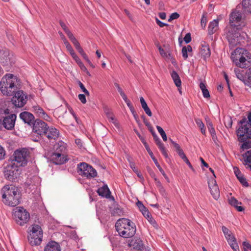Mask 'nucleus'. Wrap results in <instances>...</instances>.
<instances>
[{"label":"nucleus","mask_w":251,"mask_h":251,"mask_svg":"<svg viewBox=\"0 0 251 251\" xmlns=\"http://www.w3.org/2000/svg\"><path fill=\"white\" fill-rule=\"evenodd\" d=\"M209 189L210 190L211 194L213 196V198L215 200H217L220 197V192L218 185L210 187Z\"/></svg>","instance_id":"cd10ccee"},{"label":"nucleus","mask_w":251,"mask_h":251,"mask_svg":"<svg viewBox=\"0 0 251 251\" xmlns=\"http://www.w3.org/2000/svg\"><path fill=\"white\" fill-rule=\"evenodd\" d=\"M171 76L176 86H177L178 88L180 87L181 85V81L177 73L175 71H173L171 73Z\"/></svg>","instance_id":"c85d7f7f"},{"label":"nucleus","mask_w":251,"mask_h":251,"mask_svg":"<svg viewBox=\"0 0 251 251\" xmlns=\"http://www.w3.org/2000/svg\"><path fill=\"white\" fill-rule=\"evenodd\" d=\"M239 33L232 29L227 32L226 38L231 47H234L239 43Z\"/></svg>","instance_id":"2eb2a0df"},{"label":"nucleus","mask_w":251,"mask_h":251,"mask_svg":"<svg viewBox=\"0 0 251 251\" xmlns=\"http://www.w3.org/2000/svg\"><path fill=\"white\" fill-rule=\"evenodd\" d=\"M170 140V141L171 142V143L174 146V148L176 149V151H178L179 150H180L181 149L180 148V146L178 144H177L174 141H173L171 139Z\"/></svg>","instance_id":"13d9d810"},{"label":"nucleus","mask_w":251,"mask_h":251,"mask_svg":"<svg viewBox=\"0 0 251 251\" xmlns=\"http://www.w3.org/2000/svg\"><path fill=\"white\" fill-rule=\"evenodd\" d=\"M158 50H159L160 54L163 56L168 57V56H170V53H168L166 52L160 46L158 48Z\"/></svg>","instance_id":"a18cd8bd"},{"label":"nucleus","mask_w":251,"mask_h":251,"mask_svg":"<svg viewBox=\"0 0 251 251\" xmlns=\"http://www.w3.org/2000/svg\"><path fill=\"white\" fill-rule=\"evenodd\" d=\"M21 171L17 165L11 162L5 168L4 176L9 180L13 181L20 174Z\"/></svg>","instance_id":"9d476101"},{"label":"nucleus","mask_w":251,"mask_h":251,"mask_svg":"<svg viewBox=\"0 0 251 251\" xmlns=\"http://www.w3.org/2000/svg\"><path fill=\"white\" fill-rule=\"evenodd\" d=\"M140 102H141L142 108L143 109L145 107L146 108V107L148 106V105H147L146 101L144 99L143 97H140Z\"/></svg>","instance_id":"052dcab7"},{"label":"nucleus","mask_w":251,"mask_h":251,"mask_svg":"<svg viewBox=\"0 0 251 251\" xmlns=\"http://www.w3.org/2000/svg\"><path fill=\"white\" fill-rule=\"evenodd\" d=\"M177 153L178 154L179 156L182 159H184L185 157H186V156L185 155V153H184L183 150L181 149L178 151H176Z\"/></svg>","instance_id":"680f3d73"},{"label":"nucleus","mask_w":251,"mask_h":251,"mask_svg":"<svg viewBox=\"0 0 251 251\" xmlns=\"http://www.w3.org/2000/svg\"><path fill=\"white\" fill-rule=\"evenodd\" d=\"M238 141L242 142L241 148L246 150L251 148V125L250 124L240 126L237 131Z\"/></svg>","instance_id":"20e7f679"},{"label":"nucleus","mask_w":251,"mask_h":251,"mask_svg":"<svg viewBox=\"0 0 251 251\" xmlns=\"http://www.w3.org/2000/svg\"><path fill=\"white\" fill-rule=\"evenodd\" d=\"M48 126L45 122L40 120H36L33 124V131L37 134L43 136L45 134L46 130H47Z\"/></svg>","instance_id":"ddd939ff"},{"label":"nucleus","mask_w":251,"mask_h":251,"mask_svg":"<svg viewBox=\"0 0 251 251\" xmlns=\"http://www.w3.org/2000/svg\"><path fill=\"white\" fill-rule=\"evenodd\" d=\"M13 216L16 223L20 225L23 226L26 224L29 219V213L23 207H16L13 210Z\"/></svg>","instance_id":"0eeeda50"},{"label":"nucleus","mask_w":251,"mask_h":251,"mask_svg":"<svg viewBox=\"0 0 251 251\" xmlns=\"http://www.w3.org/2000/svg\"><path fill=\"white\" fill-rule=\"evenodd\" d=\"M182 54L183 58L186 59L188 58V51L186 50V47L184 46L182 49Z\"/></svg>","instance_id":"de8ad7c7"},{"label":"nucleus","mask_w":251,"mask_h":251,"mask_svg":"<svg viewBox=\"0 0 251 251\" xmlns=\"http://www.w3.org/2000/svg\"><path fill=\"white\" fill-rule=\"evenodd\" d=\"M200 53L204 60L209 58L211 55L209 45L205 41H202L201 43Z\"/></svg>","instance_id":"f3484780"},{"label":"nucleus","mask_w":251,"mask_h":251,"mask_svg":"<svg viewBox=\"0 0 251 251\" xmlns=\"http://www.w3.org/2000/svg\"><path fill=\"white\" fill-rule=\"evenodd\" d=\"M153 139L158 148L160 149L162 154L165 156V157L167 158L168 155L167 151L164 147V144L161 142L160 139L158 136L157 135L154 136Z\"/></svg>","instance_id":"5701e85b"},{"label":"nucleus","mask_w":251,"mask_h":251,"mask_svg":"<svg viewBox=\"0 0 251 251\" xmlns=\"http://www.w3.org/2000/svg\"><path fill=\"white\" fill-rule=\"evenodd\" d=\"M142 214L147 219H150L151 220V216L148 209L145 210L142 212Z\"/></svg>","instance_id":"4d7b16f0"},{"label":"nucleus","mask_w":251,"mask_h":251,"mask_svg":"<svg viewBox=\"0 0 251 251\" xmlns=\"http://www.w3.org/2000/svg\"><path fill=\"white\" fill-rule=\"evenodd\" d=\"M243 248L244 251H251V245L247 242H244L243 243Z\"/></svg>","instance_id":"a19ab883"},{"label":"nucleus","mask_w":251,"mask_h":251,"mask_svg":"<svg viewBox=\"0 0 251 251\" xmlns=\"http://www.w3.org/2000/svg\"><path fill=\"white\" fill-rule=\"evenodd\" d=\"M195 122L197 126L199 127L202 134L204 135L206 133V129L204 124L201 119L197 118L195 119Z\"/></svg>","instance_id":"2f4dec72"},{"label":"nucleus","mask_w":251,"mask_h":251,"mask_svg":"<svg viewBox=\"0 0 251 251\" xmlns=\"http://www.w3.org/2000/svg\"><path fill=\"white\" fill-rule=\"evenodd\" d=\"M78 99L83 104H85L86 102V100L85 95L84 94H79L78 96Z\"/></svg>","instance_id":"864d4df0"},{"label":"nucleus","mask_w":251,"mask_h":251,"mask_svg":"<svg viewBox=\"0 0 251 251\" xmlns=\"http://www.w3.org/2000/svg\"><path fill=\"white\" fill-rule=\"evenodd\" d=\"M200 88L201 89L203 96L205 98H208L210 97V94L208 90L206 88L205 84L203 82H201L200 84Z\"/></svg>","instance_id":"7c9ffc66"},{"label":"nucleus","mask_w":251,"mask_h":251,"mask_svg":"<svg viewBox=\"0 0 251 251\" xmlns=\"http://www.w3.org/2000/svg\"><path fill=\"white\" fill-rule=\"evenodd\" d=\"M183 161L189 166V168L193 171H195V169L193 168L192 165H191V163L189 161L188 159L186 157H185L184 159H183Z\"/></svg>","instance_id":"e2e57ef3"},{"label":"nucleus","mask_w":251,"mask_h":251,"mask_svg":"<svg viewBox=\"0 0 251 251\" xmlns=\"http://www.w3.org/2000/svg\"><path fill=\"white\" fill-rule=\"evenodd\" d=\"M66 34L67 35L68 38L70 39L72 42L76 40V39L73 33L70 30L67 31Z\"/></svg>","instance_id":"09e8293b"},{"label":"nucleus","mask_w":251,"mask_h":251,"mask_svg":"<svg viewBox=\"0 0 251 251\" xmlns=\"http://www.w3.org/2000/svg\"><path fill=\"white\" fill-rule=\"evenodd\" d=\"M115 227L119 234L124 238L133 237L136 231L134 223L126 218L118 220L116 223Z\"/></svg>","instance_id":"7ed1b4c3"},{"label":"nucleus","mask_w":251,"mask_h":251,"mask_svg":"<svg viewBox=\"0 0 251 251\" xmlns=\"http://www.w3.org/2000/svg\"><path fill=\"white\" fill-rule=\"evenodd\" d=\"M218 29V21L214 20L211 22L208 25V34L212 35Z\"/></svg>","instance_id":"393cba45"},{"label":"nucleus","mask_w":251,"mask_h":251,"mask_svg":"<svg viewBox=\"0 0 251 251\" xmlns=\"http://www.w3.org/2000/svg\"><path fill=\"white\" fill-rule=\"evenodd\" d=\"M33 111L40 118H43L47 121H50L51 118L44 111L42 108L38 105H35L32 107Z\"/></svg>","instance_id":"6ab92c4d"},{"label":"nucleus","mask_w":251,"mask_h":251,"mask_svg":"<svg viewBox=\"0 0 251 251\" xmlns=\"http://www.w3.org/2000/svg\"><path fill=\"white\" fill-rule=\"evenodd\" d=\"M234 73L236 75V77L240 80L243 82H245L246 79L244 76V73L243 71H242L239 68H236L234 69Z\"/></svg>","instance_id":"c756f323"},{"label":"nucleus","mask_w":251,"mask_h":251,"mask_svg":"<svg viewBox=\"0 0 251 251\" xmlns=\"http://www.w3.org/2000/svg\"><path fill=\"white\" fill-rule=\"evenodd\" d=\"M242 17V13L239 11H235L231 13L229 18L231 26L234 27L237 26L238 25L237 24L241 21Z\"/></svg>","instance_id":"a211bd4d"},{"label":"nucleus","mask_w":251,"mask_h":251,"mask_svg":"<svg viewBox=\"0 0 251 251\" xmlns=\"http://www.w3.org/2000/svg\"><path fill=\"white\" fill-rule=\"evenodd\" d=\"M145 148H146L147 151H148L149 154L151 156V158L153 160V161L155 163V164H156V163H157V159L155 158V157L153 155V154L152 152L150 150L149 145L146 146L145 147Z\"/></svg>","instance_id":"4c0bfd02"},{"label":"nucleus","mask_w":251,"mask_h":251,"mask_svg":"<svg viewBox=\"0 0 251 251\" xmlns=\"http://www.w3.org/2000/svg\"><path fill=\"white\" fill-rule=\"evenodd\" d=\"M244 164L248 167H251V150L243 155Z\"/></svg>","instance_id":"a878e982"},{"label":"nucleus","mask_w":251,"mask_h":251,"mask_svg":"<svg viewBox=\"0 0 251 251\" xmlns=\"http://www.w3.org/2000/svg\"><path fill=\"white\" fill-rule=\"evenodd\" d=\"M43 236V231L41 226L37 224H33L28 235V240L30 245H39L42 242Z\"/></svg>","instance_id":"39448f33"},{"label":"nucleus","mask_w":251,"mask_h":251,"mask_svg":"<svg viewBox=\"0 0 251 251\" xmlns=\"http://www.w3.org/2000/svg\"><path fill=\"white\" fill-rule=\"evenodd\" d=\"M130 247L135 249V251H142L144 249L143 241L140 238H134L128 244Z\"/></svg>","instance_id":"aec40b11"},{"label":"nucleus","mask_w":251,"mask_h":251,"mask_svg":"<svg viewBox=\"0 0 251 251\" xmlns=\"http://www.w3.org/2000/svg\"><path fill=\"white\" fill-rule=\"evenodd\" d=\"M16 115L14 114L8 115L4 117L2 124L3 127L7 130H12L14 128Z\"/></svg>","instance_id":"4468645a"},{"label":"nucleus","mask_w":251,"mask_h":251,"mask_svg":"<svg viewBox=\"0 0 251 251\" xmlns=\"http://www.w3.org/2000/svg\"><path fill=\"white\" fill-rule=\"evenodd\" d=\"M249 55V53L247 50L241 48L236 49L234 51V54L233 53L231 55V59L237 66L243 68L246 67V61L250 62V60H248V59H250Z\"/></svg>","instance_id":"423d86ee"},{"label":"nucleus","mask_w":251,"mask_h":251,"mask_svg":"<svg viewBox=\"0 0 251 251\" xmlns=\"http://www.w3.org/2000/svg\"><path fill=\"white\" fill-rule=\"evenodd\" d=\"M234 174L236 175V176H237V177H238L239 176H240L243 175L241 173L240 171L237 168H234Z\"/></svg>","instance_id":"338daca9"},{"label":"nucleus","mask_w":251,"mask_h":251,"mask_svg":"<svg viewBox=\"0 0 251 251\" xmlns=\"http://www.w3.org/2000/svg\"><path fill=\"white\" fill-rule=\"evenodd\" d=\"M222 230L224 233L225 237L228 235V234L230 235L232 233V232L225 226H222Z\"/></svg>","instance_id":"603ef678"},{"label":"nucleus","mask_w":251,"mask_h":251,"mask_svg":"<svg viewBox=\"0 0 251 251\" xmlns=\"http://www.w3.org/2000/svg\"><path fill=\"white\" fill-rule=\"evenodd\" d=\"M66 34L67 35L68 38L70 39L72 42L76 40V39L73 33L70 30L67 31Z\"/></svg>","instance_id":"8fccbe9b"},{"label":"nucleus","mask_w":251,"mask_h":251,"mask_svg":"<svg viewBox=\"0 0 251 251\" xmlns=\"http://www.w3.org/2000/svg\"><path fill=\"white\" fill-rule=\"evenodd\" d=\"M81 55L83 57V58L87 62V63L89 64V65L91 67H92L93 68H95V66H94L93 64L92 63V62L89 60L87 54L85 53V52L84 53H83L81 54Z\"/></svg>","instance_id":"c03bdc74"},{"label":"nucleus","mask_w":251,"mask_h":251,"mask_svg":"<svg viewBox=\"0 0 251 251\" xmlns=\"http://www.w3.org/2000/svg\"><path fill=\"white\" fill-rule=\"evenodd\" d=\"M77 169L79 174L83 177L92 178L97 176L96 170L86 163L78 164Z\"/></svg>","instance_id":"1a4fd4ad"},{"label":"nucleus","mask_w":251,"mask_h":251,"mask_svg":"<svg viewBox=\"0 0 251 251\" xmlns=\"http://www.w3.org/2000/svg\"><path fill=\"white\" fill-rule=\"evenodd\" d=\"M208 183L209 188H210V187H213V186H215V185H217V183H216V180L215 179V177H214L210 178L208 180Z\"/></svg>","instance_id":"49530a36"},{"label":"nucleus","mask_w":251,"mask_h":251,"mask_svg":"<svg viewBox=\"0 0 251 251\" xmlns=\"http://www.w3.org/2000/svg\"><path fill=\"white\" fill-rule=\"evenodd\" d=\"M11 99L12 103L17 107H22L26 103L27 97L23 91L17 90Z\"/></svg>","instance_id":"9b49d317"},{"label":"nucleus","mask_w":251,"mask_h":251,"mask_svg":"<svg viewBox=\"0 0 251 251\" xmlns=\"http://www.w3.org/2000/svg\"><path fill=\"white\" fill-rule=\"evenodd\" d=\"M20 118L25 123L28 125L33 124L34 122V117L31 113L28 112H23L20 114Z\"/></svg>","instance_id":"412c9836"},{"label":"nucleus","mask_w":251,"mask_h":251,"mask_svg":"<svg viewBox=\"0 0 251 251\" xmlns=\"http://www.w3.org/2000/svg\"><path fill=\"white\" fill-rule=\"evenodd\" d=\"M242 6L245 11L251 13V0H243Z\"/></svg>","instance_id":"473e14b6"},{"label":"nucleus","mask_w":251,"mask_h":251,"mask_svg":"<svg viewBox=\"0 0 251 251\" xmlns=\"http://www.w3.org/2000/svg\"><path fill=\"white\" fill-rule=\"evenodd\" d=\"M156 128H157L158 132L160 134L161 136L162 137L163 141H166L167 140V135H166L165 131L163 129V128L158 126H156Z\"/></svg>","instance_id":"f704fd0d"},{"label":"nucleus","mask_w":251,"mask_h":251,"mask_svg":"<svg viewBox=\"0 0 251 251\" xmlns=\"http://www.w3.org/2000/svg\"><path fill=\"white\" fill-rule=\"evenodd\" d=\"M44 251H61V247L58 243L50 241L45 247Z\"/></svg>","instance_id":"4be33fe9"},{"label":"nucleus","mask_w":251,"mask_h":251,"mask_svg":"<svg viewBox=\"0 0 251 251\" xmlns=\"http://www.w3.org/2000/svg\"><path fill=\"white\" fill-rule=\"evenodd\" d=\"M97 193L100 196L108 198L110 195V192L107 185H104L102 187L99 188L97 190Z\"/></svg>","instance_id":"b1692460"},{"label":"nucleus","mask_w":251,"mask_h":251,"mask_svg":"<svg viewBox=\"0 0 251 251\" xmlns=\"http://www.w3.org/2000/svg\"><path fill=\"white\" fill-rule=\"evenodd\" d=\"M5 155V151L3 148L0 145V160L4 158Z\"/></svg>","instance_id":"5fc2aeb1"},{"label":"nucleus","mask_w":251,"mask_h":251,"mask_svg":"<svg viewBox=\"0 0 251 251\" xmlns=\"http://www.w3.org/2000/svg\"><path fill=\"white\" fill-rule=\"evenodd\" d=\"M2 201L6 205L15 206L20 202L21 195L18 188L12 185L4 186L1 190Z\"/></svg>","instance_id":"f03ea898"},{"label":"nucleus","mask_w":251,"mask_h":251,"mask_svg":"<svg viewBox=\"0 0 251 251\" xmlns=\"http://www.w3.org/2000/svg\"><path fill=\"white\" fill-rule=\"evenodd\" d=\"M144 111L145 112V113L150 117H151L152 116V113L150 109V108L148 107V106L147 107H145L144 108H143Z\"/></svg>","instance_id":"69168bd1"},{"label":"nucleus","mask_w":251,"mask_h":251,"mask_svg":"<svg viewBox=\"0 0 251 251\" xmlns=\"http://www.w3.org/2000/svg\"><path fill=\"white\" fill-rule=\"evenodd\" d=\"M179 14L177 12L173 13L170 15V18L168 19V21L171 22L173 20L177 19L179 18Z\"/></svg>","instance_id":"37998d69"},{"label":"nucleus","mask_w":251,"mask_h":251,"mask_svg":"<svg viewBox=\"0 0 251 251\" xmlns=\"http://www.w3.org/2000/svg\"><path fill=\"white\" fill-rule=\"evenodd\" d=\"M229 244L234 251H240V249L237 243H236V241H234L232 243L231 242Z\"/></svg>","instance_id":"58836bf2"},{"label":"nucleus","mask_w":251,"mask_h":251,"mask_svg":"<svg viewBox=\"0 0 251 251\" xmlns=\"http://www.w3.org/2000/svg\"><path fill=\"white\" fill-rule=\"evenodd\" d=\"M184 41L186 43H189L191 41V36L190 33H188L186 34L184 38Z\"/></svg>","instance_id":"6e6d98bb"},{"label":"nucleus","mask_w":251,"mask_h":251,"mask_svg":"<svg viewBox=\"0 0 251 251\" xmlns=\"http://www.w3.org/2000/svg\"><path fill=\"white\" fill-rule=\"evenodd\" d=\"M20 83V79L16 76L6 74L0 81V90L4 95L12 96L19 89Z\"/></svg>","instance_id":"f257e3e1"},{"label":"nucleus","mask_w":251,"mask_h":251,"mask_svg":"<svg viewBox=\"0 0 251 251\" xmlns=\"http://www.w3.org/2000/svg\"><path fill=\"white\" fill-rule=\"evenodd\" d=\"M225 237H226V239L227 240L228 244H229L231 242L232 243L234 241H236V238H235L234 235L232 234V233H231L230 235L228 234V235H227Z\"/></svg>","instance_id":"ea45409f"},{"label":"nucleus","mask_w":251,"mask_h":251,"mask_svg":"<svg viewBox=\"0 0 251 251\" xmlns=\"http://www.w3.org/2000/svg\"><path fill=\"white\" fill-rule=\"evenodd\" d=\"M237 178L240 181V182L243 185V186L245 187H248L249 186V184L243 175L239 176L238 177H237Z\"/></svg>","instance_id":"c9c22d12"},{"label":"nucleus","mask_w":251,"mask_h":251,"mask_svg":"<svg viewBox=\"0 0 251 251\" xmlns=\"http://www.w3.org/2000/svg\"><path fill=\"white\" fill-rule=\"evenodd\" d=\"M107 117L110 122L112 123L115 126L119 127V124L115 118L114 115L111 112H108L106 113Z\"/></svg>","instance_id":"72a5a7b5"},{"label":"nucleus","mask_w":251,"mask_h":251,"mask_svg":"<svg viewBox=\"0 0 251 251\" xmlns=\"http://www.w3.org/2000/svg\"><path fill=\"white\" fill-rule=\"evenodd\" d=\"M29 154V150L26 148L16 150L13 154L14 160L18 163L20 166H25L27 164Z\"/></svg>","instance_id":"6e6552de"},{"label":"nucleus","mask_w":251,"mask_h":251,"mask_svg":"<svg viewBox=\"0 0 251 251\" xmlns=\"http://www.w3.org/2000/svg\"><path fill=\"white\" fill-rule=\"evenodd\" d=\"M206 22H207L206 17L204 15H202L201 19V26L202 27L204 28L206 26Z\"/></svg>","instance_id":"3c124183"},{"label":"nucleus","mask_w":251,"mask_h":251,"mask_svg":"<svg viewBox=\"0 0 251 251\" xmlns=\"http://www.w3.org/2000/svg\"><path fill=\"white\" fill-rule=\"evenodd\" d=\"M137 205H138V207L139 208L140 210L142 212H144V211L147 209V208L143 205V204L140 201H138L137 203Z\"/></svg>","instance_id":"bf43d9fd"},{"label":"nucleus","mask_w":251,"mask_h":251,"mask_svg":"<svg viewBox=\"0 0 251 251\" xmlns=\"http://www.w3.org/2000/svg\"><path fill=\"white\" fill-rule=\"evenodd\" d=\"M156 20V22L157 23V24L161 27H163L165 26H167L168 25L167 24H165L163 22H162L161 21H160L159 19H158L157 18H156L155 19Z\"/></svg>","instance_id":"0e129e2a"},{"label":"nucleus","mask_w":251,"mask_h":251,"mask_svg":"<svg viewBox=\"0 0 251 251\" xmlns=\"http://www.w3.org/2000/svg\"><path fill=\"white\" fill-rule=\"evenodd\" d=\"M207 126L212 136L214 137V136L215 135V131L214 128L211 122H209L207 125Z\"/></svg>","instance_id":"e433bc0d"},{"label":"nucleus","mask_w":251,"mask_h":251,"mask_svg":"<svg viewBox=\"0 0 251 251\" xmlns=\"http://www.w3.org/2000/svg\"><path fill=\"white\" fill-rule=\"evenodd\" d=\"M248 79L251 82V68H249L246 73Z\"/></svg>","instance_id":"774afa93"},{"label":"nucleus","mask_w":251,"mask_h":251,"mask_svg":"<svg viewBox=\"0 0 251 251\" xmlns=\"http://www.w3.org/2000/svg\"><path fill=\"white\" fill-rule=\"evenodd\" d=\"M78 85L80 88V89L82 90V92L85 93V95L89 96V92L85 88L84 85L82 83H81L80 81H78Z\"/></svg>","instance_id":"79ce46f5"},{"label":"nucleus","mask_w":251,"mask_h":251,"mask_svg":"<svg viewBox=\"0 0 251 251\" xmlns=\"http://www.w3.org/2000/svg\"><path fill=\"white\" fill-rule=\"evenodd\" d=\"M47 129L44 136L49 140H56L58 138L59 135V132L58 129L53 126H48Z\"/></svg>","instance_id":"dca6fc26"},{"label":"nucleus","mask_w":251,"mask_h":251,"mask_svg":"<svg viewBox=\"0 0 251 251\" xmlns=\"http://www.w3.org/2000/svg\"><path fill=\"white\" fill-rule=\"evenodd\" d=\"M56 152L53 153L52 155V160L54 163L56 164H62L67 161V158L65 154L62 153L65 151V147L64 145L57 146Z\"/></svg>","instance_id":"f8f14e48"},{"label":"nucleus","mask_w":251,"mask_h":251,"mask_svg":"<svg viewBox=\"0 0 251 251\" xmlns=\"http://www.w3.org/2000/svg\"><path fill=\"white\" fill-rule=\"evenodd\" d=\"M229 203L232 206L236 207V209L240 212L243 211L244 209L242 206H238V204H241V202H239L234 197H231L229 199Z\"/></svg>","instance_id":"bb28decb"}]
</instances>
